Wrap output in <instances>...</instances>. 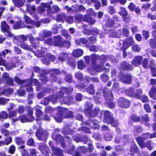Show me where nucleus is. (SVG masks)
Listing matches in <instances>:
<instances>
[{
  "mask_svg": "<svg viewBox=\"0 0 156 156\" xmlns=\"http://www.w3.org/2000/svg\"><path fill=\"white\" fill-rule=\"evenodd\" d=\"M85 61L87 65H90L88 70L92 75H95L98 73V55L92 54L90 56L86 55L84 57Z\"/></svg>",
  "mask_w": 156,
  "mask_h": 156,
  "instance_id": "nucleus-1",
  "label": "nucleus"
},
{
  "mask_svg": "<svg viewBox=\"0 0 156 156\" xmlns=\"http://www.w3.org/2000/svg\"><path fill=\"white\" fill-rule=\"evenodd\" d=\"M74 17L77 22H80L83 21H85L91 25L93 24L95 22L94 19L90 17L88 15H86L84 16L82 15L79 14L74 15Z\"/></svg>",
  "mask_w": 156,
  "mask_h": 156,
  "instance_id": "nucleus-2",
  "label": "nucleus"
},
{
  "mask_svg": "<svg viewBox=\"0 0 156 156\" xmlns=\"http://www.w3.org/2000/svg\"><path fill=\"white\" fill-rule=\"evenodd\" d=\"M0 27L1 31L4 33L6 37H13L14 35L10 31L9 26L5 21H2L1 22Z\"/></svg>",
  "mask_w": 156,
  "mask_h": 156,
  "instance_id": "nucleus-3",
  "label": "nucleus"
},
{
  "mask_svg": "<svg viewBox=\"0 0 156 156\" xmlns=\"http://www.w3.org/2000/svg\"><path fill=\"white\" fill-rule=\"evenodd\" d=\"M73 88L69 86L68 87H62L60 88V90L56 93L55 96L57 98L60 99L64 97V94H69L73 92Z\"/></svg>",
  "mask_w": 156,
  "mask_h": 156,
  "instance_id": "nucleus-4",
  "label": "nucleus"
},
{
  "mask_svg": "<svg viewBox=\"0 0 156 156\" xmlns=\"http://www.w3.org/2000/svg\"><path fill=\"white\" fill-rule=\"evenodd\" d=\"M98 112L100 115V118H101L102 115L104 114L103 122L105 123H108L109 122H111L113 118V114L108 111H98Z\"/></svg>",
  "mask_w": 156,
  "mask_h": 156,
  "instance_id": "nucleus-5",
  "label": "nucleus"
},
{
  "mask_svg": "<svg viewBox=\"0 0 156 156\" xmlns=\"http://www.w3.org/2000/svg\"><path fill=\"white\" fill-rule=\"evenodd\" d=\"M15 82L19 85H24L23 87H30L31 86L32 83L31 80L28 78L25 80H21L18 76H15L14 78Z\"/></svg>",
  "mask_w": 156,
  "mask_h": 156,
  "instance_id": "nucleus-6",
  "label": "nucleus"
},
{
  "mask_svg": "<svg viewBox=\"0 0 156 156\" xmlns=\"http://www.w3.org/2000/svg\"><path fill=\"white\" fill-rule=\"evenodd\" d=\"M18 62L17 58L15 57L12 58L10 62L6 63L5 61L3 65V66L5 67L7 70H9L16 67V64Z\"/></svg>",
  "mask_w": 156,
  "mask_h": 156,
  "instance_id": "nucleus-7",
  "label": "nucleus"
},
{
  "mask_svg": "<svg viewBox=\"0 0 156 156\" xmlns=\"http://www.w3.org/2000/svg\"><path fill=\"white\" fill-rule=\"evenodd\" d=\"M14 140L15 143L18 145H20L19 149H24L25 148V141L21 137L17 136L15 137Z\"/></svg>",
  "mask_w": 156,
  "mask_h": 156,
  "instance_id": "nucleus-8",
  "label": "nucleus"
},
{
  "mask_svg": "<svg viewBox=\"0 0 156 156\" xmlns=\"http://www.w3.org/2000/svg\"><path fill=\"white\" fill-rule=\"evenodd\" d=\"M39 149L44 156H50L51 153L49 148L46 145L41 144L39 146Z\"/></svg>",
  "mask_w": 156,
  "mask_h": 156,
  "instance_id": "nucleus-9",
  "label": "nucleus"
},
{
  "mask_svg": "<svg viewBox=\"0 0 156 156\" xmlns=\"http://www.w3.org/2000/svg\"><path fill=\"white\" fill-rule=\"evenodd\" d=\"M59 102L61 105L65 104L68 105L72 104L73 102V97L72 96L64 97L62 100H60Z\"/></svg>",
  "mask_w": 156,
  "mask_h": 156,
  "instance_id": "nucleus-10",
  "label": "nucleus"
},
{
  "mask_svg": "<svg viewBox=\"0 0 156 156\" xmlns=\"http://www.w3.org/2000/svg\"><path fill=\"white\" fill-rule=\"evenodd\" d=\"M118 104L120 107L122 108H127L130 105L129 101L122 98H120Z\"/></svg>",
  "mask_w": 156,
  "mask_h": 156,
  "instance_id": "nucleus-11",
  "label": "nucleus"
},
{
  "mask_svg": "<svg viewBox=\"0 0 156 156\" xmlns=\"http://www.w3.org/2000/svg\"><path fill=\"white\" fill-rule=\"evenodd\" d=\"M51 151H52L51 156H64L63 151L59 148L53 147Z\"/></svg>",
  "mask_w": 156,
  "mask_h": 156,
  "instance_id": "nucleus-12",
  "label": "nucleus"
},
{
  "mask_svg": "<svg viewBox=\"0 0 156 156\" xmlns=\"http://www.w3.org/2000/svg\"><path fill=\"white\" fill-rule=\"evenodd\" d=\"M4 80L5 83L8 85L13 86L14 85V81L13 79L8 76L7 73H5L3 76Z\"/></svg>",
  "mask_w": 156,
  "mask_h": 156,
  "instance_id": "nucleus-13",
  "label": "nucleus"
},
{
  "mask_svg": "<svg viewBox=\"0 0 156 156\" xmlns=\"http://www.w3.org/2000/svg\"><path fill=\"white\" fill-rule=\"evenodd\" d=\"M53 117L56 122H62L63 119V114L61 108L58 110V112Z\"/></svg>",
  "mask_w": 156,
  "mask_h": 156,
  "instance_id": "nucleus-14",
  "label": "nucleus"
},
{
  "mask_svg": "<svg viewBox=\"0 0 156 156\" xmlns=\"http://www.w3.org/2000/svg\"><path fill=\"white\" fill-rule=\"evenodd\" d=\"M63 114H64V118H73L74 117L73 112L69 110L67 108H61Z\"/></svg>",
  "mask_w": 156,
  "mask_h": 156,
  "instance_id": "nucleus-15",
  "label": "nucleus"
},
{
  "mask_svg": "<svg viewBox=\"0 0 156 156\" xmlns=\"http://www.w3.org/2000/svg\"><path fill=\"white\" fill-rule=\"evenodd\" d=\"M120 80L123 83L129 84L131 81V76L129 74H123L121 75Z\"/></svg>",
  "mask_w": 156,
  "mask_h": 156,
  "instance_id": "nucleus-16",
  "label": "nucleus"
},
{
  "mask_svg": "<svg viewBox=\"0 0 156 156\" xmlns=\"http://www.w3.org/2000/svg\"><path fill=\"white\" fill-rule=\"evenodd\" d=\"M53 46L56 47L60 46L62 43V38L59 35L54 36Z\"/></svg>",
  "mask_w": 156,
  "mask_h": 156,
  "instance_id": "nucleus-17",
  "label": "nucleus"
},
{
  "mask_svg": "<svg viewBox=\"0 0 156 156\" xmlns=\"http://www.w3.org/2000/svg\"><path fill=\"white\" fill-rule=\"evenodd\" d=\"M18 44V45L25 50L29 51H32L33 49L31 48L30 46L27 44L25 41L23 42H17Z\"/></svg>",
  "mask_w": 156,
  "mask_h": 156,
  "instance_id": "nucleus-18",
  "label": "nucleus"
},
{
  "mask_svg": "<svg viewBox=\"0 0 156 156\" xmlns=\"http://www.w3.org/2000/svg\"><path fill=\"white\" fill-rule=\"evenodd\" d=\"M83 53V50L80 48H77L73 50L72 55L73 57L78 58L82 56Z\"/></svg>",
  "mask_w": 156,
  "mask_h": 156,
  "instance_id": "nucleus-19",
  "label": "nucleus"
},
{
  "mask_svg": "<svg viewBox=\"0 0 156 156\" xmlns=\"http://www.w3.org/2000/svg\"><path fill=\"white\" fill-rule=\"evenodd\" d=\"M48 133L46 131H42L37 133V136L39 140L45 141L47 139Z\"/></svg>",
  "mask_w": 156,
  "mask_h": 156,
  "instance_id": "nucleus-20",
  "label": "nucleus"
},
{
  "mask_svg": "<svg viewBox=\"0 0 156 156\" xmlns=\"http://www.w3.org/2000/svg\"><path fill=\"white\" fill-rule=\"evenodd\" d=\"M60 9L56 5H53L52 7L48 6L47 11L48 14L56 13L59 11Z\"/></svg>",
  "mask_w": 156,
  "mask_h": 156,
  "instance_id": "nucleus-21",
  "label": "nucleus"
},
{
  "mask_svg": "<svg viewBox=\"0 0 156 156\" xmlns=\"http://www.w3.org/2000/svg\"><path fill=\"white\" fill-rule=\"evenodd\" d=\"M142 93V90L140 89L137 90L136 92L131 90L129 92V95L130 97H134L137 98H140Z\"/></svg>",
  "mask_w": 156,
  "mask_h": 156,
  "instance_id": "nucleus-22",
  "label": "nucleus"
},
{
  "mask_svg": "<svg viewBox=\"0 0 156 156\" xmlns=\"http://www.w3.org/2000/svg\"><path fill=\"white\" fill-rule=\"evenodd\" d=\"M26 111H27V116L33 121L34 119V117L33 116V108L30 106H27L26 108Z\"/></svg>",
  "mask_w": 156,
  "mask_h": 156,
  "instance_id": "nucleus-23",
  "label": "nucleus"
},
{
  "mask_svg": "<svg viewBox=\"0 0 156 156\" xmlns=\"http://www.w3.org/2000/svg\"><path fill=\"white\" fill-rule=\"evenodd\" d=\"M24 23L22 20H19L17 21L14 24L13 28L14 29L17 30L23 28L24 26Z\"/></svg>",
  "mask_w": 156,
  "mask_h": 156,
  "instance_id": "nucleus-24",
  "label": "nucleus"
},
{
  "mask_svg": "<svg viewBox=\"0 0 156 156\" xmlns=\"http://www.w3.org/2000/svg\"><path fill=\"white\" fill-rule=\"evenodd\" d=\"M142 56H138L135 57L132 62V64L135 66H138L141 64V62L143 59Z\"/></svg>",
  "mask_w": 156,
  "mask_h": 156,
  "instance_id": "nucleus-25",
  "label": "nucleus"
},
{
  "mask_svg": "<svg viewBox=\"0 0 156 156\" xmlns=\"http://www.w3.org/2000/svg\"><path fill=\"white\" fill-rule=\"evenodd\" d=\"M52 137L53 139L58 143H63L64 142L63 137L60 134H53Z\"/></svg>",
  "mask_w": 156,
  "mask_h": 156,
  "instance_id": "nucleus-26",
  "label": "nucleus"
},
{
  "mask_svg": "<svg viewBox=\"0 0 156 156\" xmlns=\"http://www.w3.org/2000/svg\"><path fill=\"white\" fill-rule=\"evenodd\" d=\"M14 39L17 42L25 41L27 39V35L22 34L19 36H16L14 37Z\"/></svg>",
  "mask_w": 156,
  "mask_h": 156,
  "instance_id": "nucleus-27",
  "label": "nucleus"
},
{
  "mask_svg": "<svg viewBox=\"0 0 156 156\" xmlns=\"http://www.w3.org/2000/svg\"><path fill=\"white\" fill-rule=\"evenodd\" d=\"M20 118L21 122L22 123L30 122L33 121L31 119L28 117L27 115H26L25 114H23L20 115Z\"/></svg>",
  "mask_w": 156,
  "mask_h": 156,
  "instance_id": "nucleus-28",
  "label": "nucleus"
},
{
  "mask_svg": "<svg viewBox=\"0 0 156 156\" xmlns=\"http://www.w3.org/2000/svg\"><path fill=\"white\" fill-rule=\"evenodd\" d=\"M12 2L16 6L18 7H20L24 5L25 2V0H12Z\"/></svg>",
  "mask_w": 156,
  "mask_h": 156,
  "instance_id": "nucleus-29",
  "label": "nucleus"
},
{
  "mask_svg": "<svg viewBox=\"0 0 156 156\" xmlns=\"http://www.w3.org/2000/svg\"><path fill=\"white\" fill-rule=\"evenodd\" d=\"M86 114L89 117H94L98 114V109L95 108L94 110H91Z\"/></svg>",
  "mask_w": 156,
  "mask_h": 156,
  "instance_id": "nucleus-30",
  "label": "nucleus"
},
{
  "mask_svg": "<svg viewBox=\"0 0 156 156\" xmlns=\"http://www.w3.org/2000/svg\"><path fill=\"white\" fill-rule=\"evenodd\" d=\"M86 91L89 94L91 95H93L95 93V90L94 87L93 85L91 84H90L87 88L86 89Z\"/></svg>",
  "mask_w": 156,
  "mask_h": 156,
  "instance_id": "nucleus-31",
  "label": "nucleus"
},
{
  "mask_svg": "<svg viewBox=\"0 0 156 156\" xmlns=\"http://www.w3.org/2000/svg\"><path fill=\"white\" fill-rule=\"evenodd\" d=\"M66 15L63 12H62L57 14L56 17V20L59 22H62L65 20Z\"/></svg>",
  "mask_w": 156,
  "mask_h": 156,
  "instance_id": "nucleus-32",
  "label": "nucleus"
},
{
  "mask_svg": "<svg viewBox=\"0 0 156 156\" xmlns=\"http://www.w3.org/2000/svg\"><path fill=\"white\" fill-rule=\"evenodd\" d=\"M151 97L154 99L156 98V87H153L151 89L149 92Z\"/></svg>",
  "mask_w": 156,
  "mask_h": 156,
  "instance_id": "nucleus-33",
  "label": "nucleus"
},
{
  "mask_svg": "<svg viewBox=\"0 0 156 156\" xmlns=\"http://www.w3.org/2000/svg\"><path fill=\"white\" fill-rule=\"evenodd\" d=\"M68 56V54L66 52H62L59 55L58 60L62 62L64 61Z\"/></svg>",
  "mask_w": 156,
  "mask_h": 156,
  "instance_id": "nucleus-34",
  "label": "nucleus"
},
{
  "mask_svg": "<svg viewBox=\"0 0 156 156\" xmlns=\"http://www.w3.org/2000/svg\"><path fill=\"white\" fill-rule=\"evenodd\" d=\"M44 43L49 46H53V40L51 37H48L44 39Z\"/></svg>",
  "mask_w": 156,
  "mask_h": 156,
  "instance_id": "nucleus-35",
  "label": "nucleus"
},
{
  "mask_svg": "<svg viewBox=\"0 0 156 156\" xmlns=\"http://www.w3.org/2000/svg\"><path fill=\"white\" fill-rule=\"evenodd\" d=\"M78 130L79 131H83L87 133H91L89 128L86 126H83L79 128L78 129Z\"/></svg>",
  "mask_w": 156,
  "mask_h": 156,
  "instance_id": "nucleus-36",
  "label": "nucleus"
},
{
  "mask_svg": "<svg viewBox=\"0 0 156 156\" xmlns=\"http://www.w3.org/2000/svg\"><path fill=\"white\" fill-rule=\"evenodd\" d=\"M144 139L143 137H137L136 139V140L140 146L142 148H143L145 147V145L144 143Z\"/></svg>",
  "mask_w": 156,
  "mask_h": 156,
  "instance_id": "nucleus-37",
  "label": "nucleus"
},
{
  "mask_svg": "<svg viewBox=\"0 0 156 156\" xmlns=\"http://www.w3.org/2000/svg\"><path fill=\"white\" fill-rule=\"evenodd\" d=\"M26 144L27 145L30 147L34 146L35 144L34 139L32 138H28L26 141Z\"/></svg>",
  "mask_w": 156,
  "mask_h": 156,
  "instance_id": "nucleus-38",
  "label": "nucleus"
},
{
  "mask_svg": "<svg viewBox=\"0 0 156 156\" xmlns=\"http://www.w3.org/2000/svg\"><path fill=\"white\" fill-rule=\"evenodd\" d=\"M60 48L65 47L69 48L71 45V43L69 41L64 40L63 41L62 40Z\"/></svg>",
  "mask_w": 156,
  "mask_h": 156,
  "instance_id": "nucleus-39",
  "label": "nucleus"
},
{
  "mask_svg": "<svg viewBox=\"0 0 156 156\" xmlns=\"http://www.w3.org/2000/svg\"><path fill=\"white\" fill-rule=\"evenodd\" d=\"M77 66L78 69L82 70L86 66V65L83 60H80L78 62Z\"/></svg>",
  "mask_w": 156,
  "mask_h": 156,
  "instance_id": "nucleus-40",
  "label": "nucleus"
},
{
  "mask_svg": "<svg viewBox=\"0 0 156 156\" xmlns=\"http://www.w3.org/2000/svg\"><path fill=\"white\" fill-rule=\"evenodd\" d=\"M65 20L67 23L71 24L74 21V17L72 16H66Z\"/></svg>",
  "mask_w": 156,
  "mask_h": 156,
  "instance_id": "nucleus-41",
  "label": "nucleus"
},
{
  "mask_svg": "<svg viewBox=\"0 0 156 156\" xmlns=\"http://www.w3.org/2000/svg\"><path fill=\"white\" fill-rule=\"evenodd\" d=\"M24 20L25 22L27 24H29L32 25L34 24L35 21L31 20L29 16L25 15L24 16Z\"/></svg>",
  "mask_w": 156,
  "mask_h": 156,
  "instance_id": "nucleus-42",
  "label": "nucleus"
},
{
  "mask_svg": "<svg viewBox=\"0 0 156 156\" xmlns=\"http://www.w3.org/2000/svg\"><path fill=\"white\" fill-rule=\"evenodd\" d=\"M67 64L70 66L75 67L76 66V61L72 58H69L68 60Z\"/></svg>",
  "mask_w": 156,
  "mask_h": 156,
  "instance_id": "nucleus-43",
  "label": "nucleus"
},
{
  "mask_svg": "<svg viewBox=\"0 0 156 156\" xmlns=\"http://www.w3.org/2000/svg\"><path fill=\"white\" fill-rule=\"evenodd\" d=\"M93 105L90 102H88L86 105L85 112L86 113L90 111L92 109Z\"/></svg>",
  "mask_w": 156,
  "mask_h": 156,
  "instance_id": "nucleus-44",
  "label": "nucleus"
},
{
  "mask_svg": "<svg viewBox=\"0 0 156 156\" xmlns=\"http://www.w3.org/2000/svg\"><path fill=\"white\" fill-rule=\"evenodd\" d=\"M58 80V77L54 73H51L50 76V80L52 83L56 82Z\"/></svg>",
  "mask_w": 156,
  "mask_h": 156,
  "instance_id": "nucleus-45",
  "label": "nucleus"
},
{
  "mask_svg": "<svg viewBox=\"0 0 156 156\" xmlns=\"http://www.w3.org/2000/svg\"><path fill=\"white\" fill-rule=\"evenodd\" d=\"M42 76H41L42 77L40 79L41 80V83L43 84L44 85L48 81V79L47 76L44 75L43 74H42Z\"/></svg>",
  "mask_w": 156,
  "mask_h": 156,
  "instance_id": "nucleus-46",
  "label": "nucleus"
},
{
  "mask_svg": "<svg viewBox=\"0 0 156 156\" xmlns=\"http://www.w3.org/2000/svg\"><path fill=\"white\" fill-rule=\"evenodd\" d=\"M81 136L80 134L74 135L73 136V138L74 140L76 142L81 141Z\"/></svg>",
  "mask_w": 156,
  "mask_h": 156,
  "instance_id": "nucleus-47",
  "label": "nucleus"
},
{
  "mask_svg": "<svg viewBox=\"0 0 156 156\" xmlns=\"http://www.w3.org/2000/svg\"><path fill=\"white\" fill-rule=\"evenodd\" d=\"M112 36L113 37H115L117 38L121 37V36H122L121 30H119L117 32H113L112 33Z\"/></svg>",
  "mask_w": 156,
  "mask_h": 156,
  "instance_id": "nucleus-48",
  "label": "nucleus"
},
{
  "mask_svg": "<svg viewBox=\"0 0 156 156\" xmlns=\"http://www.w3.org/2000/svg\"><path fill=\"white\" fill-rule=\"evenodd\" d=\"M14 90L13 88H9L7 89H4L3 90L4 93L6 95H10L13 92Z\"/></svg>",
  "mask_w": 156,
  "mask_h": 156,
  "instance_id": "nucleus-49",
  "label": "nucleus"
},
{
  "mask_svg": "<svg viewBox=\"0 0 156 156\" xmlns=\"http://www.w3.org/2000/svg\"><path fill=\"white\" fill-rule=\"evenodd\" d=\"M88 39L89 44H94L97 41L96 37L94 36L90 37Z\"/></svg>",
  "mask_w": 156,
  "mask_h": 156,
  "instance_id": "nucleus-50",
  "label": "nucleus"
},
{
  "mask_svg": "<svg viewBox=\"0 0 156 156\" xmlns=\"http://www.w3.org/2000/svg\"><path fill=\"white\" fill-rule=\"evenodd\" d=\"M120 11L119 12V13L122 16H126L128 14L127 11L126 10L125 8L123 7H121Z\"/></svg>",
  "mask_w": 156,
  "mask_h": 156,
  "instance_id": "nucleus-51",
  "label": "nucleus"
},
{
  "mask_svg": "<svg viewBox=\"0 0 156 156\" xmlns=\"http://www.w3.org/2000/svg\"><path fill=\"white\" fill-rule=\"evenodd\" d=\"M121 30L122 36H124L126 37L128 36L129 34V31L126 29L124 28Z\"/></svg>",
  "mask_w": 156,
  "mask_h": 156,
  "instance_id": "nucleus-52",
  "label": "nucleus"
},
{
  "mask_svg": "<svg viewBox=\"0 0 156 156\" xmlns=\"http://www.w3.org/2000/svg\"><path fill=\"white\" fill-rule=\"evenodd\" d=\"M64 79L67 82L70 83L72 81V77L71 74H67L65 76Z\"/></svg>",
  "mask_w": 156,
  "mask_h": 156,
  "instance_id": "nucleus-53",
  "label": "nucleus"
},
{
  "mask_svg": "<svg viewBox=\"0 0 156 156\" xmlns=\"http://www.w3.org/2000/svg\"><path fill=\"white\" fill-rule=\"evenodd\" d=\"M16 150V147L14 145L12 144L9 147L8 152L11 154H13L15 153Z\"/></svg>",
  "mask_w": 156,
  "mask_h": 156,
  "instance_id": "nucleus-54",
  "label": "nucleus"
},
{
  "mask_svg": "<svg viewBox=\"0 0 156 156\" xmlns=\"http://www.w3.org/2000/svg\"><path fill=\"white\" fill-rule=\"evenodd\" d=\"M8 117V115L5 111H2L0 113V120L1 119H6Z\"/></svg>",
  "mask_w": 156,
  "mask_h": 156,
  "instance_id": "nucleus-55",
  "label": "nucleus"
},
{
  "mask_svg": "<svg viewBox=\"0 0 156 156\" xmlns=\"http://www.w3.org/2000/svg\"><path fill=\"white\" fill-rule=\"evenodd\" d=\"M122 67L125 69L131 70L132 69L131 68V66H129V64L126 62H123L122 65Z\"/></svg>",
  "mask_w": 156,
  "mask_h": 156,
  "instance_id": "nucleus-56",
  "label": "nucleus"
},
{
  "mask_svg": "<svg viewBox=\"0 0 156 156\" xmlns=\"http://www.w3.org/2000/svg\"><path fill=\"white\" fill-rule=\"evenodd\" d=\"M12 136H9L6 138L4 141L5 145H8L12 142Z\"/></svg>",
  "mask_w": 156,
  "mask_h": 156,
  "instance_id": "nucleus-57",
  "label": "nucleus"
},
{
  "mask_svg": "<svg viewBox=\"0 0 156 156\" xmlns=\"http://www.w3.org/2000/svg\"><path fill=\"white\" fill-rule=\"evenodd\" d=\"M108 123L110 124L112 126L114 127H117L119 125L118 121L117 119H115L113 118L111 122H109Z\"/></svg>",
  "mask_w": 156,
  "mask_h": 156,
  "instance_id": "nucleus-58",
  "label": "nucleus"
},
{
  "mask_svg": "<svg viewBox=\"0 0 156 156\" xmlns=\"http://www.w3.org/2000/svg\"><path fill=\"white\" fill-rule=\"evenodd\" d=\"M132 50L135 52H138L140 51L141 48L138 45L134 44L133 45Z\"/></svg>",
  "mask_w": 156,
  "mask_h": 156,
  "instance_id": "nucleus-59",
  "label": "nucleus"
},
{
  "mask_svg": "<svg viewBox=\"0 0 156 156\" xmlns=\"http://www.w3.org/2000/svg\"><path fill=\"white\" fill-rule=\"evenodd\" d=\"M105 96L107 99L111 100L113 99V96L111 91H108L107 94H105Z\"/></svg>",
  "mask_w": 156,
  "mask_h": 156,
  "instance_id": "nucleus-60",
  "label": "nucleus"
},
{
  "mask_svg": "<svg viewBox=\"0 0 156 156\" xmlns=\"http://www.w3.org/2000/svg\"><path fill=\"white\" fill-rule=\"evenodd\" d=\"M55 110L54 108L50 106H48L46 107L45 109V111L46 113H51Z\"/></svg>",
  "mask_w": 156,
  "mask_h": 156,
  "instance_id": "nucleus-61",
  "label": "nucleus"
},
{
  "mask_svg": "<svg viewBox=\"0 0 156 156\" xmlns=\"http://www.w3.org/2000/svg\"><path fill=\"white\" fill-rule=\"evenodd\" d=\"M75 118L77 120L83 121V116L80 113H77L75 116Z\"/></svg>",
  "mask_w": 156,
  "mask_h": 156,
  "instance_id": "nucleus-62",
  "label": "nucleus"
},
{
  "mask_svg": "<svg viewBox=\"0 0 156 156\" xmlns=\"http://www.w3.org/2000/svg\"><path fill=\"white\" fill-rule=\"evenodd\" d=\"M51 33L49 31H44L43 32L42 37L44 39L47 37L50 36L51 35Z\"/></svg>",
  "mask_w": 156,
  "mask_h": 156,
  "instance_id": "nucleus-63",
  "label": "nucleus"
},
{
  "mask_svg": "<svg viewBox=\"0 0 156 156\" xmlns=\"http://www.w3.org/2000/svg\"><path fill=\"white\" fill-rule=\"evenodd\" d=\"M148 61L147 58H144L142 62V65L144 67L148 69L149 67V65H148Z\"/></svg>",
  "mask_w": 156,
  "mask_h": 156,
  "instance_id": "nucleus-64",
  "label": "nucleus"
}]
</instances>
